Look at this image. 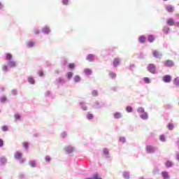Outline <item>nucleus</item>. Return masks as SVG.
<instances>
[{
  "label": "nucleus",
  "mask_w": 179,
  "mask_h": 179,
  "mask_svg": "<svg viewBox=\"0 0 179 179\" xmlns=\"http://www.w3.org/2000/svg\"><path fill=\"white\" fill-rule=\"evenodd\" d=\"M103 155H105V156H108V153H109L108 150H107L106 148H103Z\"/></svg>",
  "instance_id": "nucleus-33"
},
{
  "label": "nucleus",
  "mask_w": 179,
  "mask_h": 179,
  "mask_svg": "<svg viewBox=\"0 0 179 179\" xmlns=\"http://www.w3.org/2000/svg\"><path fill=\"white\" fill-rule=\"evenodd\" d=\"M43 33H45V34H48L50 33V28L45 27L42 30Z\"/></svg>",
  "instance_id": "nucleus-26"
},
{
  "label": "nucleus",
  "mask_w": 179,
  "mask_h": 179,
  "mask_svg": "<svg viewBox=\"0 0 179 179\" xmlns=\"http://www.w3.org/2000/svg\"><path fill=\"white\" fill-rule=\"evenodd\" d=\"M69 0H63V5H67L69 3Z\"/></svg>",
  "instance_id": "nucleus-48"
},
{
  "label": "nucleus",
  "mask_w": 179,
  "mask_h": 179,
  "mask_svg": "<svg viewBox=\"0 0 179 179\" xmlns=\"http://www.w3.org/2000/svg\"><path fill=\"white\" fill-rule=\"evenodd\" d=\"M173 82L175 86H176V87H179V77L175 78Z\"/></svg>",
  "instance_id": "nucleus-17"
},
{
  "label": "nucleus",
  "mask_w": 179,
  "mask_h": 179,
  "mask_svg": "<svg viewBox=\"0 0 179 179\" xmlns=\"http://www.w3.org/2000/svg\"><path fill=\"white\" fill-rule=\"evenodd\" d=\"M121 62L122 60L120 57H115L113 61V68H118L120 65H121Z\"/></svg>",
  "instance_id": "nucleus-2"
},
{
  "label": "nucleus",
  "mask_w": 179,
  "mask_h": 179,
  "mask_svg": "<svg viewBox=\"0 0 179 179\" xmlns=\"http://www.w3.org/2000/svg\"><path fill=\"white\" fill-rule=\"evenodd\" d=\"M1 129L3 132H6V131H8V126H3L1 127Z\"/></svg>",
  "instance_id": "nucleus-38"
},
{
  "label": "nucleus",
  "mask_w": 179,
  "mask_h": 179,
  "mask_svg": "<svg viewBox=\"0 0 179 179\" xmlns=\"http://www.w3.org/2000/svg\"><path fill=\"white\" fill-rule=\"evenodd\" d=\"M3 146V140L0 138V148H2Z\"/></svg>",
  "instance_id": "nucleus-49"
},
{
  "label": "nucleus",
  "mask_w": 179,
  "mask_h": 179,
  "mask_svg": "<svg viewBox=\"0 0 179 179\" xmlns=\"http://www.w3.org/2000/svg\"><path fill=\"white\" fill-rule=\"evenodd\" d=\"M92 96H97V91L94 90V91L92 92Z\"/></svg>",
  "instance_id": "nucleus-51"
},
{
  "label": "nucleus",
  "mask_w": 179,
  "mask_h": 179,
  "mask_svg": "<svg viewBox=\"0 0 179 179\" xmlns=\"http://www.w3.org/2000/svg\"><path fill=\"white\" fill-rule=\"evenodd\" d=\"M22 145L25 148V149H27V148H29V144L27 143H23Z\"/></svg>",
  "instance_id": "nucleus-46"
},
{
  "label": "nucleus",
  "mask_w": 179,
  "mask_h": 179,
  "mask_svg": "<svg viewBox=\"0 0 179 179\" xmlns=\"http://www.w3.org/2000/svg\"><path fill=\"white\" fill-rule=\"evenodd\" d=\"M45 159L46 160V162H50L51 161V157H50V156H46Z\"/></svg>",
  "instance_id": "nucleus-47"
},
{
  "label": "nucleus",
  "mask_w": 179,
  "mask_h": 179,
  "mask_svg": "<svg viewBox=\"0 0 179 179\" xmlns=\"http://www.w3.org/2000/svg\"><path fill=\"white\" fill-rule=\"evenodd\" d=\"M137 113L141 115L143 113H145V108L143 107H140L137 109Z\"/></svg>",
  "instance_id": "nucleus-18"
},
{
  "label": "nucleus",
  "mask_w": 179,
  "mask_h": 179,
  "mask_svg": "<svg viewBox=\"0 0 179 179\" xmlns=\"http://www.w3.org/2000/svg\"><path fill=\"white\" fill-rule=\"evenodd\" d=\"M94 59V55L90 54L87 57V61L92 62Z\"/></svg>",
  "instance_id": "nucleus-19"
},
{
  "label": "nucleus",
  "mask_w": 179,
  "mask_h": 179,
  "mask_svg": "<svg viewBox=\"0 0 179 179\" xmlns=\"http://www.w3.org/2000/svg\"><path fill=\"white\" fill-rule=\"evenodd\" d=\"M14 117L15 120H20V115L19 114H15Z\"/></svg>",
  "instance_id": "nucleus-45"
},
{
  "label": "nucleus",
  "mask_w": 179,
  "mask_h": 179,
  "mask_svg": "<svg viewBox=\"0 0 179 179\" xmlns=\"http://www.w3.org/2000/svg\"><path fill=\"white\" fill-rule=\"evenodd\" d=\"M134 68H135V64L130 65V71H134Z\"/></svg>",
  "instance_id": "nucleus-52"
},
{
  "label": "nucleus",
  "mask_w": 179,
  "mask_h": 179,
  "mask_svg": "<svg viewBox=\"0 0 179 179\" xmlns=\"http://www.w3.org/2000/svg\"><path fill=\"white\" fill-rule=\"evenodd\" d=\"M0 8H2V3H0Z\"/></svg>",
  "instance_id": "nucleus-60"
},
{
  "label": "nucleus",
  "mask_w": 179,
  "mask_h": 179,
  "mask_svg": "<svg viewBox=\"0 0 179 179\" xmlns=\"http://www.w3.org/2000/svg\"><path fill=\"white\" fill-rule=\"evenodd\" d=\"M166 24L169 26H174L176 24V21L174 20V18L173 17H169L166 20Z\"/></svg>",
  "instance_id": "nucleus-7"
},
{
  "label": "nucleus",
  "mask_w": 179,
  "mask_h": 179,
  "mask_svg": "<svg viewBox=\"0 0 179 179\" xmlns=\"http://www.w3.org/2000/svg\"><path fill=\"white\" fill-rule=\"evenodd\" d=\"M12 93H13V96H16V94H17V91H16L15 90H13L12 91Z\"/></svg>",
  "instance_id": "nucleus-50"
},
{
  "label": "nucleus",
  "mask_w": 179,
  "mask_h": 179,
  "mask_svg": "<svg viewBox=\"0 0 179 179\" xmlns=\"http://www.w3.org/2000/svg\"><path fill=\"white\" fill-rule=\"evenodd\" d=\"M23 156V154L20 152H17L15 153V159H17V160H20V159Z\"/></svg>",
  "instance_id": "nucleus-15"
},
{
  "label": "nucleus",
  "mask_w": 179,
  "mask_h": 179,
  "mask_svg": "<svg viewBox=\"0 0 179 179\" xmlns=\"http://www.w3.org/2000/svg\"><path fill=\"white\" fill-rule=\"evenodd\" d=\"M122 177L124 179H129V178H131V173L128 171H124L122 173Z\"/></svg>",
  "instance_id": "nucleus-12"
},
{
  "label": "nucleus",
  "mask_w": 179,
  "mask_h": 179,
  "mask_svg": "<svg viewBox=\"0 0 179 179\" xmlns=\"http://www.w3.org/2000/svg\"><path fill=\"white\" fill-rule=\"evenodd\" d=\"M27 46L29 48L34 47V42L33 41H29L27 42Z\"/></svg>",
  "instance_id": "nucleus-28"
},
{
  "label": "nucleus",
  "mask_w": 179,
  "mask_h": 179,
  "mask_svg": "<svg viewBox=\"0 0 179 179\" xmlns=\"http://www.w3.org/2000/svg\"><path fill=\"white\" fill-rule=\"evenodd\" d=\"M73 147H67L66 148V150L68 153H72V151L73 150Z\"/></svg>",
  "instance_id": "nucleus-30"
},
{
  "label": "nucleus",
  "mask_w": 179,
  "mask_h": 179,
  "mask_svg": "<svg viewBox=\"0 0 179 179\" xmlns=\"http://www.w3.org/2000/svg\"><path fill=\"white\" fill-rule=\"evenodd\" d=\"M87 118H88L89 120H93V114L89 113V114H88V116H87Z\"/></svg>",
  "instance_id": "nucleus-44"
},
{
  "label": "nucleus",
  "mask_w": 179,
  "mask_h": 179,
  "mask_svg": "<svg viewBox=\"0 0 179 179\" xmlns=\"http://www.w3.org/2000/svg\"><path fill=\"white\" fill-rule=\"evenodd\" d=\"M113 117L114 118H115L116 120H120V118H122V113H120V112H116L113 114Z\"/></svg>",
  "instance_id": "nucleus-13"
},
{
  "label": "nucleus",
  "mask_w": 179,
  "mask_h": 179,
  "mask_svg": "<svg viewBox=\"0 0 179 179\" xmlns=\"http://www.w3.org/2000/svg\"><path fill=\"white\" fill-rule=\"evenodd\" d=\"M159 141H161V142H166V136H164V134H162L159 136Z\"/></svg>",
  "instance_id": "nucleus-27"
},
{
  "label": "nucleus",
  "mask_w": 179,
  "mask_h": 179,
  "mask_svg": "<svg viewBox=\"0 0 179 179\" xmlns=\"http://www.w3.org/2000/svg\"><path fill=\"white\" fill-rule=\"evenodd\" d=\"M8 65H9L10 68H15V66H16V62H13V61H10L8 62Z\"/></svg>",
  "instance_id": "nucleus-22"
},
{
  "label": "nucleus",
  "mask_w": 179,
  "mask_h": 179,
  "mask_svg": "<svg viewBox=\"0 0 179 179\" xmlns=\"http://www.w3.org/2000/svg\"><path fill=\"white\" fill-rule=\"evenodd\" d=\"M146 41V36L145 35L140 36L138 37V42L141 44H144V43Z\"/></svg>",
  "instance_id": "nucleus-11"
},
{
  "label": "nucleus",
  "mask_w": 179,
  "mask_h": 179,
  "mask_svg": "<svg viewBox=\"0 0 179 179\" xmlns=\"http://www.w3.org/2000/svg\"><path fill=\"white\" fill-rule=\"evenodd\" d=\"M74 81L75 82H80V77H79L78 76H76L74 78Z\"/></svg>",
  "instance_id": "nucleus-36"
},
{
  "label": "nucleus",
  "mask_w": 179,
  "mask_h": 179,
  "mask_svg": "<svg viewBox=\"0 0 179 179\" xmlns=\"http://www.w3.org/2000/svg\"><path fill=\"white\" fill-rule=\"evenodd\" d=\"M31 167H36V162L31 161L29 162Z\"/></svg>",
  "instance_id": "nucleus-39"
},
{
  "label": "nucleus",
  "mask_w": 179,
  "mask_h": 179,
  "mask_svg": "<svg viewBox=\"0 0 179 179\" xmlns=\"http://www.w3.org/2000/svg\"><path fill=\"white\" fill-rule=\"evenodd\" d=\"M38 33H40V31H38V29L34 31V34H38Z\"/></svg>",
  "instance_id": "nucleus-55"
},
{
  "label": "nucleus",
  "mask_w": 179,
  "mask_h": 179,
  "mask_svg": "<svg viewBox=\"0 0 179 179\" xmlns=\"http://www.w3.org/2000/svg\"><path fill=\"white\" fill-rule=\"evenodd\" d=\"M72 76H73V74L72 73V72H69L67 73V78L68 79H71L72 78Z\"/></svg>",
  "instance_id": "nucleus-37"
},
{
  "label": "nucleus",
  "mask_w": 179,
  "mask_h": 179,
  "mask_svg": "<svg viewBox=\"0 0 179 179\" xmlns=\"http://www.w3.org/2000/svg\"><path fill=\"white\" fill-rule=\"evenodd\" d=\"M83 110L84 111H86V110H87V108L86 106H84V107H83Z\"/></svg>",
  "instance_id": "nucleus-59"
},
{
  "label": "nucleus",
  "mask_w": 179,
  "mask_h": 179,
  "mask_svg": "<svg viewBox=\"0 0 179 179\" xmlns=\"http://www.w3.org/2000/svg\"><path fill=\"white\" fill-rule=\"evenodd\" d=\"M94 179H102V178L99 176V173H95L94 175Z\"/></svg>",
  "instance_id": "nucleus-41"
},
{
  "label": "nucleus",
  "mask_w": 179,
  "mask_h": 179,
  "mask_svg": "<svg viewBox=\"0 0 179 179\" xmlns=\"http://www.w3.org/2000/svg\"><path fill=\"white\" fill-rule=\"evenodd\" d=\"M167 127L169 131H173V129H174V124L173 123H169Z\"/></svg>",
  "instance_id": "nucleus-23"
},
{
  "label": "nucleus",
  "mask_w": 179,
  "mask_h": 179,
  "mask_svg": "<svg viewBox=\"0 0 179 179\" xmlns=\"http://www.w3.org/2000/svg\"><path fill=\"white\" fill-rule=\"evenodd\" d=\"M165 166L166 167V169H171V167H173L174 166V164H173V162H171V161H166L165 163Z\"/></svg>",
  "instance_id": "nucleus-14"
},
{
  "label": "nucleus",
  "mask_w": 179,
  "mask_h": 179,
  "mask_svg": "<svg viewBox=\"0 0 179 179\" xmlns=\"http://www.w3.org/2000/svg\"><path fill=\"white\" fill-rule=\"evenodd\" d=\"M0 100L1 103H5V101H6V97L2 96Z\"/></svg>",
  "instance_id": "nucleus-42"
},
{
  "label": "nucleus",
  "mask_w": 179,
  "mask_h": 179,
  "mask_svg": "<svg viewBox=\"0 0 179 179\" xmlns=\"http://www.w3.org/2000/svg\"><path fill=\"white\" fill-rule=\"evenodd\" d=\"M164 1H168V0H164Z\"/></svg>",
  "instance_id": "nucleus-62"
},
{
  "label": "nucleus",
  "mask_w": 179,
  "mask_h": 179,
  "mask_svg": "<svg viewBox=\"0 0 179 179\" xmlns=\"http://www.w3.org/2000/svg\"><path fill=\"white\" fill-rule=\"evenodd\" d=\"M164 65L167 68H171V66H174V62L173 60H166L164 62Z\"/></svg>",
  "instance_id": "nucleus-5"
},
{
  "label": "nucleus",
  "mask_w": 179,
  "mask_h": 179,
  "mask_svg": "<svg viewBox=\"0 0 179 179\" xmlns=\"http://www.w3.org/2000/svg\"><path fill=\"white\" fill-rule=\"evenodd\" d=\"M126 111H127V113H132V111H134V109L132 108V106H127V108H126Z\"/></svg>",
  "instance_id": "nucleus-25"
},
{
  "label": "nucleus",
  "mask_w": 179,
  "mask_h": 179,
  "mask_svg": "<svg viewBox=\"0 0 179 179\" xmlns=\"http://www.w3.org/2000/svg\"><path fill=\"white\" fill-rule=\"evenodd\" d=\"M140 118H141V120H143L144 121H146V120H148L149 118V115H148V113L146 112H144L143 113H141V115H139Z\"/></svg>",
  "instance_id": "nucleus-9"
},
{
  "label": "nucleus",
  "mask_w": 179,
  "mask_h": 179,
  "mask_svg": "<svg viewBox=\"0 0 179 179\" xmlns=\"http://www.w3.org/2000/svg\"><path fill=\"white\" fill-rule=\"evenodd\" d=\"M176 160L179 162V152H176Z\"/></svg>",
  "instance_id": "nucleus-56"
},
{
  "label": "nucleus",
  "mask_w": 179,
  "mask_h": 179,
  "mask_svg": "<svg viewBox=\"0 0 179 179\" xmlns=\"http://www.w3.org/2000/svg\"><path fill=\"white\" fill-rule=\"evenodd\" d=\"M162 80L165 83H170V82H171V76H170V75L164 76L162 78Z\"/></svg>",
  "instance_id": "nucleus-6"
},
{
  "label": "nucleus",
  "mask_w": 179,
  "mask_h": 179,
  "mask_svg": "<svg viewBox=\"0 0 179 179\" xmlns=\"http://www.w3.org/2000/svg\"><path fill=\"white\" fill-rule=\"evenodd\" d=\"M147 71H148L150 73L155 75V73H156V66L154 64H149L147 66Z\"/></svg>",
  "instance_id": "nucleus-3"
},
{
  "label": "nucleus",
  "mask_w": 179,
  "mask_h": 179,
  "mask_svg": "<svg viewBox=\"0 0 179 179\" xmlns=\"http://www.w3.org/2000/svg\"><path fill=\"white\" fill-rule=\"evenodd\" d=\"M6 59H7V61H10V59H12V55L7 53L6 55Z\"/></svg>",
  "instance_id": "nucleus-31"
},
{
  "label": "nucleus",
  "mask_w": 179,
  "mask_h": 179,
  "mask_svg": "<svg viewBox=\"0 0 179 179\" xmlns=\"http://www.w3.org/2000/svg\"><path fill=\"white\" fill-rule=\"evenodd\" d=\"M113 92H118V87H114L113 88Z\"/></svg>",
  "instance_id": "nucleus-54"
},
{
  "label": "nucleus",
  "mask_w": 179,
  "mask_h": 179,
  "mask_svg": "<svg viewBox=\"0 0 179 179\" xmlns=\"http://www.w3.org/2000/svg\"><path fill=\"white\" fill-rule=\"evenodd\" d=\"M161 174H162V177L163 179H169L170 178V174H169L168 171H163Z\"/></svg>",
  "instance_id": "nucleus-8"
},
{
  "label": "nucleus",
  "mask_w": 179,
  "mask_h": 179,
  "mask_svg": "<svg viewBox=\"0 0 179 179\" xmlns=\"http://www.w3.org/2000/svg\"><path fill=\"white\" fill-rule=\"evenodd\" d=\"M28 82L29 83H31V85H34V78H31V77H29L28 78Z\"/></svg>",
  "instance_id": "nucleus-29"
},
{
  "label": "nucleus",
  "mask_w": 179,
  "mask_h": 179,
  "mask_svg": "<svg viewBox=\"0 0 179 179\" xmlns=\"http://www.w3.org/2000/svg\"><path fill=\"white\" fill-rule=\"evenodd\" d=\"M173 26H175L176 27H178L179 29V22H175V24Z\"/></svg>",
  "instance_id": "nucleus-53"
},
{
  "label": "nucleus",
  "mask_w": 179,
  "mask_h": 179,
  "mask_svg": "<svg viewBox=\"0 0 179 179\" xmlns=\"http://www.w3.org/2000/svg\"><path fill=\"white\" fill-rule=\"evenodd\" d=\"M165 108H166V110H171V108H173V105L167 104L165 106Z\"/></svg>",
  "instance_id": "nucleus-34"
},
{
  "label": "nucleus",
  "mask_w": 179,
  "mask_h": 179,
  "mask_svg": "<svg viewBox=\"0 0 179 179\" xmlns=\"http://www.w3.org/2000/svg\"><path fill=\"white\" fill-rule=\"evenodd\" d=\"M38 74L39 76H44V72L42 70H39Z\"/></svg>",
  "instance_id": "nucleus-40"
},
{
  "label": "nucleus",
  "mask_w": 179,
  "mask_h": 179,
  "mask_svg": "<svg viewBox=\"0 0 179 179\" xmlns=\"http://www.w3.org/2000/svg\"><path fill=\"white\" fill-rule=\"evenodd\" d=\"M162 31L164 34H169L170 33V27L165 25L162 29Z\"/></svg>",
  "instance_id": "nucleus-10"
},
{
  "label": "nucleus",
  "mask_w": 179,
  "mask_h": 179,
  "mask_svg": "<svg viewBox=\"0 0 179 179\" xmlns=\"http://www.w3.org/2000/svg\"><path fill=\"white\" fill-rule=\"evenodd\" d=\"M62 136H63V138H64V136H66V132H63L62 133Z\"/></svg>",
  "instance_id": "nucleus-58"
},
{
  "label": "nucleus",
  "mask_w": 179,
  "mask_h": 179,
  "mask_svg": "<svg viewBox=\"0 0 179 179\" xmlns=\"http://www.w3.org/2000/svg\"><path fill=\"white\" fill-rule=\"evenodd\" d=\"M145 152L148 155H154V153H156V152H157V148L152 145H146Z\"/></svg>",
  "instance_id": "nucleus-1"
},
{
  "label": "nucleus",
  "mask_w": 179,
  "mask_h": 179,
  "mask_svg": "<svg viewBox=\"0 0 179 179\" xmlns=\"http://www.w3.org/2000/svg\"><path fill=\"white\" fill-rule=\"evenodd\" d=\"M2 69L4 72H6L8 71V66L6 65L3 66Z\"/></svg>",
  "instance_id": "nucleus-43"
},
{
  "label": "nucleus",
  "mask_w": 179,
  "mask_h": 179,
  "mask_svg": "<svg viewBox=\"0 0 179 179\" xmlns=\"http://www.w3.org/2000/svg\"><path fill=\"white\" fill-rule=\"evenodd\" d=\"M68 68H69V69H75V64L73 63H71L69 64Z\"/></svg>",
  "instance_id": "nucleus-35"
},
{
  "label": "nucleus",
  "mask_w": 179,
  "mask_h": 179,
  "mask_svg": "<svg viewBox=\"0 0 179 179\" xmlns=\"http://www.w3.org/2000/svg\"><path fill=\"white\" fill-rule=\"evenodd\" d=\"M23 162H24V159H22V163H23Z\"/></svg>",
  "instance_id": "nucleus-61"
},
{
  "label": "nucleus",
  "mask_w": 179,
  "mask_h": 179,
  "mask_svg": "<svg viewBox=\"0 0 179 179\" xmlns=\"http://www.w3.org/2000/svg\"><path fill=\"white\" fill-rule=\"evenodd\" d=\"M117 78V74L115 73H113V79H115Z\"/></svg>",
  "instance_id": "nucleus-57"
},
{
  "label": "nucleus",
  "mask_w": 179,
  "mask_h": 179,
  "mask_svg": "<svg viewBox=\"0 0 179 179\" xmlns=\"http://www.w3.org/2000/svg\"><path fill=\"white\" fill-rule=\"evenodd\" d=\"M143 82H144V83L149 85V83H150V78H149L148 77H145V78H143Z\"/></svg>",
  "instance_id": "nucleus-24"
},
{
  "label": "nucleus",
  "mask_w": 179,
  "mask_h": 179,
  "mask_svg": "<svg viewBox=\"0 0 179 179\" xmlns=\"http://www.w3.org/2000/svg\"><path fill=\"white\" fill-rule=\"evenodd\" d=\"M120 142H122V143H125V142H127V139L125 138V137H120L119 138Z\"/></svg>",
  "instance_id": "nucleus-32"
},
{
  "label": "nucleus",
  "mask_w": 179,
  "mask_h": 179,
  "mask_svg": "<svg viewBox=\"0 0 179 179\" xmlns=\"http://www.w3.org/2000/svg\"><path fill=\"white\" fill-rule=\"evenodd\" d=\"M165 9L169 13H173V12H174V6L171 4L165 5Z\"/></svg>",
  "instance_id": "nucleus-4"
},
{
  "label": "nucleus",
  "mask_w": 179,
  "mask_h": 179,
  "mask_svg": "<svg viewBox=\"0 0 179 179\" xmlns=\"http://www.w3.org/2000/svg\"><path fill=\"white\" fill-rule=\"evenodd\" d=\"M92 70L90 69H84V73H85V75H92Z\"/></svg>",
  "instance_id": "nucleus-21"
},
{
  "label": "nucleus",
  "mask_w": 179,
  "mask_h": 179,
  "mask_svg": "<svg viewBox=\"0 0 179 179\" xmlns=\"http://www.w3.org/2000/svg\"><path fill=\"white\" fill-rule=\"evenodd\" d=\"M152 55L155 58L159 59L162 57V55L160 54H159V52L155 50L152 52Z\"/></svg>",
  "instance_id": "nucleus-16"
},
{
  "label": "nucleus",
  "mask_w": 179,
  "mask_h": 179,
  "mask_svg": "<svg viewBox=\"0 0 179 179\" xmlns=\"http://www.w3.org/2000/svg\"><path fill=\"white\" fill-rule=\"evenodd\" d=\"M148 41L149 43H153V41H155V36H153V35H148Z\"/></svg>",
  "instance_id": "nucleus-20"
}]
</instances>
